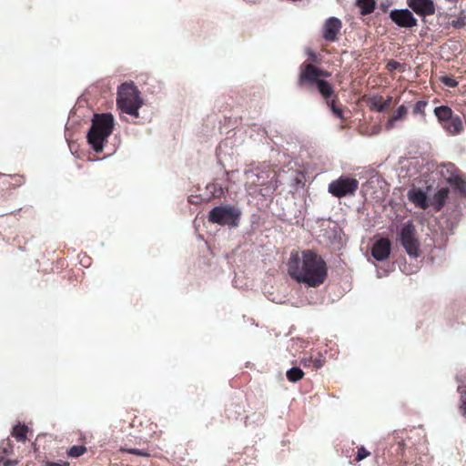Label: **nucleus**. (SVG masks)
Instances as JSON below:
<instances>
[{"label":"nucleus","instance_id":"23","mask_svg":"<svg viewBox=\"0 0 466 466\" xmlns=\"http://www.w3.org/2000/svg\"><path fill=\"white\" fill-rule=\"evenodd\" d=\"M86 451V449L84 446H80V445L79 446H73L68 451V455L70 457H73V458H77V457L83 455Z\"/></svg>","mask_w":466,"mask_h":466},{"label":"nucleus","instance_id":"20","mask_svg":"<svg viewBox=\"0 0 466 466\" xmlns=\"http://www.w3.org/2000/svg\"><path fill=\"white\" fill-rule=\"evenodd\" d=\"M28 428L25 425H16L13 428L12 435L17 441H25Z\"/></svg>","mask_w":466,"mask_h":466},{"label":"nucleus","instance_id":"13","mask_svg":"<svg viewBox=\"0 0 466 466\" xmlns=\"http://www.w3.org/2000/svg\"><path fill=\"white\" fill-rule=\"evenodd\" d=\"M408 198L412 204L420 208L425 209L429 206L426 193L420 188L412 187L410 189L408 192Z\"/></svg>","mask_w":466,"mask_h":466},{"label":"nucleus","instance_id":"19","mask_svg":"<svg viewBox=\"0 0 466 466\" xmlns=\"http://www.w3.org/2000/svg\"><path fill=\"white\" fill-rule=\"evenodd\" d=\"M375 0H357V5L360 8L362 15H369L374 11Z\"/></svg>","mask_w":466,"mask_h":466},{"label":"nucleus","instance_id":"14","mask_svg":"<svg viewBox=\"0 0 466 466\" xmlns=\"http://www.w3.org/2000/svg\"><path fill=\"white\" fill-rule=\"evenodd\" d=\"M442 127L450 135L455 136L460 134L463 130V124L461 117L455 115L450 120L444 122Z\"/></svg>","mask_w":466,"mask_h":466},{"label":"nucleus","instance_id":"4","mask_svg":"<svg viewBox=\"0 0 466 466\" xmlns=\"http://www.w3.org/2000/svg\"><path fill=\"white\" fill-rule=\"evenodd\" d=\"M244 175L246 177V189L249 195L260 193L265 196L274 191L277 187L273 181L275 173L270 170L250 169L245 171Z\"/></svg>","mask_w":466,"mask_h":466},{"label":"nucleus","instance_id":"17","mask_svg":"<svg viewBox=\"0 0 466 466\" xmlns=\"http://www.w3.org/2000/svg\"><path fill=\"white\" fill-rule=\"evenodd\" d=\"M408 109L405 106H400L398 109L392 114L388 122L386 123V128L388 130L392 129L395 127L396 121L402 119L407 115Z\"/></svg>","mask_w":466,"mask_h":466},{"label":"nucleus","instance_id":"12","mask_svg":"<svg viewBox=\"0 0 466 466\" xmlns=\"http://www.w3.org/2000/svg\"><path fill=\"white\" fill-rule=\"evenodd\" d=\"M391 250V244L388 238H380L377 240L371 248L372 257L378 261L386 260Z\"/></svg>","mask_w":466,"mask_h":466},{"label":"nucleus","instance_id":"2","mask_svg":"<svg viewBox=\"0 0 466 466\" xmlns=\"http://www.w3.org/2000/svg\"><path fill=\"white\" fill-rule=\"evenodd\" d=\"M115 118L111 113L95 114L87 133V141L96 152L104 149L105 143L113 132Z\"/></svg>","mask_w":466,"mask_h":466},{"label":"nucleus","instance_id":"21","mask_svg":"<svg viewBox=\"0 0 466 466\" xmlns=\"http://www.w3.org/2000/svg\"><path fill=\"white\" fill-rule=\"evenodd\" d=\"M370 106L372 110L382 112L387 108V103L383 102L381 96H375L370 100Z\"/></svg>","mask_w":466,"mask_h":466},{"label":"nucleus","instance_id":"6","mask_svg":"<svg viewBox=\"0 0 466 466\" xmlns=\"http://www.w3.org/2000/svg\"><path fill=\"white\" fill-rule=\"evenodd\" d=\"M240 215V210L234 206L221 205L209 211L208 220L221 226L236 227L238 224Z\"/></svg>","mask_w":466,"mask_h":466},{"label":"nucleus","instance_id":"5","mask_svg":"<svg viewBox=\"0 0 466 466\" xmlns=\"http://www.w3.org/2000/svg\"><path fill=\"white\" fill-rule=\"evenodd\" d=\"M398 239L410 258H417L420 256V243L417 238L416 228L410 220L398 228Z\"/></svg>","mask_w":466,"mask_h":466},{"label":"nucleus","instance_id":"28","mask_svg":"<svg viewBox=\"0 0 466 466\" xmlns=\"http://www.w3.org/2000/svg\"><path fill=\"white\" fill-rule=\"evenodd\" d=\"M369 455H370V452L368 451H366L364 447H360V448H359L358 452H357V461H361V460L367 458Z\"/></svg>","mask_w":466,"mask_h":466},{"label":"nucleus","instance_id":"26","mask_svg":"<svg viewBox=\"0 0 466 466\" xmlns=\"http://www.w3.org/2000/svg\"><path fill=\"white\" fill-rule=\"evenodd\" d=\"M427 106V103L425 101H418L413 108L414 114H424V109Z\"/></svg>","mask_w":466,"mask_h":466},{"label":"nucleus","instance_id":"24","mask_svg":"<svg viewBox=\"0 0 466 466\" xmlns=\"http://www.w3.org/2000/svg\"><path fill=\"white\" fill-rule=\"evenodd\" d=\"M461 392V413L463 417L466 418V388H460Z\"/></svg>","mask_w":466,"mask_h":466},{"label":"nucleus","instance_id":"30","mask_svg":"<svg viewBox=\"0 0 466 466\" xmlns=\"http://www.w3.org/2000/svg\"><path fill=\"white\" fill-rule=\"evenodd\" d=\"M69 463L66 461H48L46 466H68Z\"/></svg>","mask_w":466,"mask_h":466},{"label":"nucleus","instance_id":"11","mask_svg":"<svg viewBox=\"0 0 466 466\" xmlns=\"http://www.w3.org/2000/svg\"><path fill=\"white\" fill-rule=\"evenodd\" d=\"M341 21L334 16L328 18L323 25V38L329 42L337 40V36L341 30Z\"/></svg>","mask_w":466,"mask_h":466},{"label":"nucleus","instance_id":"29","mask_svg":"<svg viewBox=\"0 0 466 466\" xmlns=\"http://www.w3.org/2000/svg\"><path fill=\"white\" fill-rule=\"evenodd\" d=\"M306 53L309 56V59L312 60L313 62L319 61L318 55L313 50L308 49Z\"/></svg>","mask_w":466,"mask_h":466},{"label":"nucleus","instance_id":"10","mask_svg":"<svg viewBox=\"0 0 466 466\" xmlns=\"http://www.w3.org/2000/svg\"><path fill=\"white\" fill-rule=\"evenodd\" d=\"M408 6L420 16L431 15L435 13L432 0H407Z\"/></svg>","mask_w":466,"mask_h":466},{"label":"nucleus","instance_id":"8","mask_svg":"<svg viewBox=\"0 0 466 466\" xmlns=\"http://www.w3.org/2000/svg\"><path fill=\"white\" fill-rule=\"evenodd\" d=\"M329 76V73L316 67L312 64H302L300 66L299 81V83L305 82L310 86H316L319 81H322L323 78Z\"/></svg>","mask_w":466,"mask_h":466},{"label":"nucleus","instance_id":"33","mask_svg":"<svg viewBox=\"0 0 466 466\" xmlns=\"http://www.w3.org/2000/svg\"><path fill=\"white\" fill-rule=\"evenodd\" d=\"M228 176H233L234 175V172H231L230 174L228 173Z\"/></svg>","mask_w":466,"mask_h":466},{"label":"nucleus","instance_id":"27","mask_svg":"<svg viewBox=\"0 0 466 466\" xmlns=\"http://www.w3.org/2000/svg\"><path fill=\"white\" fill-rule=\"evenodd\" d=\"M442 83L449 87H455L458 85V82L451 76H443Z\"/></svg>","mask_w":466,"mask_h":466},{"label":"nucleus","instance_id":"9","mask_svg":"<svg viewBox=\"0 0 466 466\" xmlns=\"http://www.w3.org/2000/svg\"><path fill=\"white\" fill-rule=\"evenodd\" d=\"M390 19L400 27L411 28L417 25V19L407 8L394 9L390 14Z\"/></svg>","mask_w":466,"mask_h":466},{"label":"nucleus","instance_id":"16","mask_svg":"<svg viewBox=\"0 0 466 466\" xmlns=\"http://www.w3.org/2000/svg\"><path fill=\"white\" fill-rule=\"evenodd\" d=\"M434 115L438 118L439 122L441 124V126L444 124V122H447L450 120L453 116H455L452 112V110L446 106H440L434 108Z\"/></svg>","mask_w":466,"mask_h":466},{"label":"nucleus","instance_id":"1","mask_svg":"<svg viewBox=\"0 0 466 466\" xmlns=\"http://www.w3.org/2000/svg\"><path fill=\"white\" fill-rule=\"evenodd\" d=\"M288 272L297 282L315 288L325 281L327 266L318 254L308 249L301 253H291L288 263Z\"/></svg>","mask_w":466,"mask_h":466},{"label":"nucleus","instance_id":"7","mask_svg":"<svg viewBox=\"0 0 466 466\" xmlns=\"http://www.w3.org/2000/svg\"><path fill=\"white\" fill-rule=\"evenodd\" d=\"M359 182L357 179L341 177L329 185V192L337 198H342L353 194L357 190Z\"/></svg>","mask_w":466,"mask_h":466},{"label":"nucleus","instance_id":"18","mask_svg":"<svg viewBox=\"0 0 466 466\" xmlns=\"http://www.w3.org/2000/svg\"><path fill=\"white\" fill-rule=\"evenodd\" d=\"M319 92L321 94L323 98L327 101H329V98L332 96L334 90L330 84L326 80L319 81L318 85H316Z\"/></svg>","mask_w":466,"mask_h":466},{"label":"nucleus","instance_id":"31","mask_svg":"<svg viewBox=\"0 0 466 466\" xmlns=\"http://www.w3.org/2000/svg\"><path fill=\"white\" fill-rule=\"evenodd\" d=\"M129 452L132 453V454H136V455H140V456H147V454L140 450H137V449H132V450H129Z\"/></svg>","mask_w":466,"mask_h":466},{"label":"nucleus","instance_id":"32","mask_svg":"<svg viewBox=\"0 0 466 466\" xmlns=\"http://www.w3.org/2000/svg\"><path fill=\"white\" fill-rule=\"evenodd\" d=\"M391 99V96H389L386 100H383L384 103H387V108L390 106Z\"/></svg>","mask_w":466,"mask_h":466},{"label":"nucleus","instance_id":"22","mask_svg":"<svg viewBox=\"0 0 466 466\" xmlns=\"http://www.w3.org/2000/svg\"><path fill=\"white\" fill-rule=\"evenodd\" d=\"M304 376L301 369L294 367L287 371V378L290 382H297Z\"/></svg>","mask_w":466,"mask_h":466},{"label":"nucleus","instance_id":"15","mask_svg":"<svg viewBox=\"0 0 466 466\" xmlns=\"http://www.w3.org/2000/svg\"><path fill=\"white\" fill-rule=\"evenodd\" d=\"M447 171H451V176L447 177L449 183L454 186L461 193L466 194V181L454 173V166L451 164L448 165Z\"/></svg>","mask_w":466,"mask_h":466},{"label":"nucleus","instance_id":"3","mask_svg":"<svg viewBox=\"0 0 466 466\" xmlns=\"http://www.w3.org/2000/svg\"><path fill=\"white\" fill-rule=\"evenodd\" d=\"M143 105L141 93L133 83H124L118 87L116 106L121 113L138 117Z\"/></svg>","mask_w":466,"mask_h":466},{"label":"nucleus","instance_id":"25","mask_svg":"<svg viewBox=\"0 0 466 466\" xmlns=\"http://www.w3.org/2000/svg\"><path fill=\"white\" fill-rule=\"evenodd\" d=\"M327 105L329 106V107L330 108V110L333 112V114L335 116H337L339 118L342 119L343 118V113H342V110L340 108H339L336 105H335V101L334 100H329V101H327Z\"/></svg>","mask_w":466,"mask_h":466}]
</instances>
